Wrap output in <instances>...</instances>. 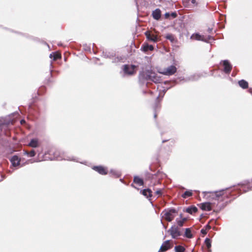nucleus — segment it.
<instances>
[{
	"mask_svg": "<svg viewBox=\"0 0 252 252\" xmlns=\"http://www.w3.org/2000/svg\"><path fill=\"white\" fill-rule=\"evenodd\" d=\"M227 188L220 190V191H215V198L214 201L211 203L209 202H204L200 204V208L203 211H210L212 210V206L213 207L216 205V208L214 210L216 212H220L222 209H223L226 205V203H220V202L223 201L222 195L221 193L224 190H226Z\"/></svg>",
	"mask_w": 252,
	"mask_h": 252,
	"instance_id": "1",
	"label": "nucleus"
},
{
	"mask_svg": "<svg viewBox=\"0 0 252 252\" xmlns=\"http://www.w3.org/2000/svg\"><path fill=\"white\" fill-rule=\"evenodd\" d=\"M139 81L143 84L148 80H151L155 83H159L162 81L160 77L155 72L149 70L141 72L139 75Z\"/></svg>",
	"mask_w": 252,
	"mask_h": 252,
	"instance_id": "2",
	"label": "nucleus"
},
{
	"mask_svg": "<svg viewBox=\"0 0 252 252\" xmlns=\"http://www.w3.org/2000/svg\"><path fill=\"white\" fill-rule=\"evenodd\" d=\"M184 228H181L177 226L175 224L172 225L171 228L168 230L173 239H177L178 237L183 235Z\"/></svg>",
	"mask_w": 252,
	"mask_h": 252,
	"instance_id": "3",
	"label": "nucleus"
},
{
	"mask_svg": "<svg viewBox=\"0 0 252 252\" xmlns=\"http://www.w3.org/2000/svg\"><path fill=\"white\" fill-rule=\"evenodd\" d=\"M177 213V211L174 208L165 209L162 211L161 214H163V218L167 221L170 222L174 218V214Z\"/></svg>",
	"mask_w": 252,
	"mask_h": 252,
	"instance_id": "4",
	"label": "nucleus"
},
{
	"mask_svg": "<svg viewBox=\"0 0 252 252\" xmlns=\"http://www.w3.org/2000/svg\"><path fill=\"white\" fill-rule=\"evenodd\" d=\"M135 67V66L134 65L124 64L122 66V69L125 74L131 75L134 73Z\"/></svg>",
	"mask_w": 252,
	"mask_h": 252,
	"instance_id": "5",
	"label": "nucleus"
},
{
	"mask_svg": "<svg viewBox=\"0 0 252 252\" xmlns=\"http://www.w3.org/2000/svg\"><path fill=\"white\" fill-rule=\"evenodd\" d=\"M222 63V65L224 66V68L223 69V72L225 74H229L232 68V66L230 63V62L227 60H225L223 61H221L220 63Z\"/></svg>",
	"mask_w": 252,
	"mask_h": 252,
	"instance_id": "6",
	"label": "nucleus"
},
{
	"mask_svg": "<svg viewBox=\"0 0 252 252\" xmlns=\"http://www.w3.org/2000/svg\"><path fill=\"white\" fill-rule=\"evenodd\" d=\"M177 71V68L173 65H170L164 68L162 74L166 75H172Z\"/></svg>",
	"mask_w": 252,
	"mask_h": 252,
	"instance_id": "7",
	"label": "nucleus"
},
{
	"mask_svg": "<svg viewBox=\"0 0 252 252\" xmlns=\"http://www.w3.org/2000/svg\"><path fill=\"white\" fill-rule=\"evenodd\" d=\"M58 160H67L69 161H73L75 162H79L82 164H85V162L79 161L76 158L74 157H70L64 155V153H63V155H59V157H57Z\"/></svg>",
	"mask_w": 252,
	"mask_h": 252,
	"instance_id": "8",
	"label": "nucleus"
},
{
	"mask_svg": "<svg viewBox=\"0 0 252 252\" xmlns=\"http://www.w3.org/2000/svg\"><path fill=\"white\" fill-rule=\"evenodd\" d=\"M92 168L100 175H105L107 174V168L101 165L93 166Z\"/></svg>",
	"mask_w": 252,
	"mask_h": 252,
	"instance_id": "9",
	"label": "nucleus"
},
{
	"mask_svg": "<svg viewBox=\"0 0 252 252\" xmlns=\"http://www.w3.org/2000/svg\"><path fill=\"white\" fill-rule=\"evenodd\" d=\"M172 247V246L170 244V240H166L162 244L158 252H165Z\"/></svg>",
	"mask_w": 252,
	"mask_h": 252,
	"instance_id": "10",
	"label": "nucleus"
},
{
	"mask_svg": "<svg viewBox=\"0 0 252 252\" xmlns=\"http://www.w3.org/2000/svg\"><path fill=\"white\" fill-rule=\"evenodd\" d=\"M145 34L146 36L147 39L151 41L156 42L158 41V37L157 35L151 34L149 31H146L145 32Z\"/></svg>",
	"mask_w": 252,
	"mask_h": 252,
	"instance_id": "11",
	"label": "nucleus"
},
{
	"mask_svg": "<svg viewBox=\"0 0 252 252\" xmlns=\"http://www.w3.org/2000/svg\"><path fill=\"white\" fill-rule=\"evenodd\" d=\"M20 158L18 156L14 155L12 156L10 159V161L13 166L16 167L20 164Z\"/></svg>",
	"mask_w": 252,
	"mask_h": 252,
	"instance_id": "12",
	"label": "nucleus"
},
{
	"mask_svg": "<svg viewBox=\"0 0 252 252\" xmlns=\"http://www.w3.org/2000/svg\"><path fill=\"white\" fill-rule=\"evenodd\" d=\"M153 50L154 46L152 45H149L148 43H144L141 47V50L145 53L148 51H153Z\"/></svg>",
	"mask_w": 252,
	"mask_h": 252,
	"instance_id": "13",
	"label": "nucleus"
},
{
	"mask_svg": "<svg viewBox=\"0 0 252 252\" xmlns=\"http://www.w3.org/2000/svg\"><path fill=\"white\" fill-rule=\"evenodd\" d=\"M190 38L196 40L207 42V40L206 39H205L204 36H202L200 35L199 33L192 34L190 36Z\"/></svg>",
	"mask_w": 252,
	"mask_h": 252,
	"instance_id": "14",
	"label": "nucleus"
},
{
	"mask_svg": "<svg viewBox=\"0 0 252 252\" xmlns=\"http://www.w3.org/2000/svg\"><path fill=\"white\" fill-rule=\"evenodd\" d=\"M142 193V194L145 196L146 198H149V200H150V198L152 196V190L149 189H144L142 190H141V191Z\"/></svg>",
	"mask_w": 252,
	"mask_h": 252,
	"instance_id": "15",
	"label": "nucleus"
},
{
	"mask_svg": "<svg viewBox=\"0 0 252 252\" xmlns=\"http://www.w3.org/2000/svg\"><path fill=\"white\" fill-rule=\"evenodd\" d=\"M28 145L32 148H37L39 146V142L37 138L32 139Z\"/></svg>",
	"mask_w": 252,
	"mask_h": 252,
	"instance_id": "16",
	"label": "nucleus"
},
{
	"mask_svg": "<svg viewBox=\"0 0 252 252\" xmlns=\"http://www.w3.org/2000/svg\"><path fill=\"white\" fill-rule=\"evenodd\" d=\"M152 16L155 20H158L161 17V11L159 9L157 8L152 12Z\"/></svg>",
	"mask_w": 252,
	"mask_h": 252,
	"instance_id": "17",
	"label": "nucleus"
},
{
	"mask_svg": "<svg viewBox=\"0 0 252 252\" xmlns=\"http://www.w3.org/2000/svg\"><path fill=\"white\" fill-rule=\"evenodd\" d=\"M184 230L185 231L183 236L189 239L192 238L193 237V235L191 233V230L190 228H187L186 229H184Z\"/></svg>",
	"mask_w": 252,
	"mask_h": 252,
	"instance_id": "18",
	"label": "nucleus"
},
{
	"mask_svg": "<svg viewBox=\"0 0 252 252\" xmlns=\"http://www.w3.org/2000/svg\"><path fill=\"white\" fill-rule=\"evenodd\" d=\"M239 86L243 89H247L249 87V84L247 81L244 79H242L238 81Z\"/></svg>",
	"mask_w": 252,
	"mask_h": 252,
	"instance_id": "19",
	"label": "nucleus"
},
{
	"mask_svg": "<svg viewBox=\"0 0 252 252\" xmlns=\"http://www.w3.org/2000/svg\"><path fill=\"white\" fill-rule=\"evenodd\" d=\"M197 210V208L194 206H191L186 209V212L190 214L196 213Z\"/></svg>",
	"mask_w": 252,
	"mask_h": 252,
	"instance_id": "20",
	"label": "nucleus"
},
{
	"mask_svg": "<svg viewBox=\"0 0 252 252\" xmlns=\"http://www.w3.org/2000/svg\"><path fill=\"white\" fill-rule=\"evenodd\" d=\"M133 182L139 186H143L144 184L143 180L138 176H135L134 177Z\"/></svg>",
	"mask_w": 252,
	"mask_h": 252,
	"instance_id": "21",
	"label": "nucleus"
},
{
	"mask_svg": "<svg viewBox=\"0 0 252 252\" xmlns=\"http://www.w3.org/2000/svg\"><path fill=\"white\" fill-rule=\"evenodd\" d=\"M174 250L175 252H185V249L183 246L178 245L175 247Z\"/></svg>",
	"mask_w": 252,
	"mask_h": 252,
	"instance_id": "22",
	"label": "nucleus"
},
{
	"mask_svg": "<svg viewBox=\"0 0 252 252\" xmlns=\"http://www.w3.org/2000/svg\"><path fill=\"white\" fill-rule=\"evenodd\" d=\"M25 154L27 155L28 157L32 158L35 155V152L34 150H32L30 152L26 151L25 152Z\"/></svg>",
	"mask_w": 252,
	"mask_h": 252,
	"instance_id": "23",
	"label": "nucleus"
},
{
	"mask_svg": "<svg viewBox=\"0 0 252 252\" xmlns=\"http://www.w3.org/2000/svg\"><path fill=\"white\" fill-rule=\"evenodd\" d=\"M114 53L110 52H103V55L104 58L111 59L114 57Z\"/></svg>",
	"mask_w": 252,
	"mask_h": 252,
	"instance_id": "24",
	"label": "nucleus"
},
{
	"mask_svg": "<svg viewBox=\"0 0 252 252\" xmlns=\"http://www.w3.org/2000/svg\"><path fill=\"white\" fill-rule=\"evenodd\" d=\"M192 195L191 190H187L182 195V197L187 198L188 197L191 196Z\"/></svg>",
	"mask_w": 252,
	"mask_h": 252,
	"instance_id": "25",
	"label": "nucleus"
},
{
	"mask_svg": "<svg viewBox=\"0 0 252 252\" xmlns=\"http://www.w3.org/2000/svg\"><path fill=\"white\" fill-rule=\"evenodd\" d=\"M110 173L117 178L121 175L120 172L115 169H111Z\"/></svg>",
	"mask_w": 252,
	"mask_h": 252,
	"instance_id": "26",
	"label": "nucleus"
},
{
	"mask_svg": "<svg viewBox=\"0 0 252 252\" xmlns=\"http://www.w3.org/2000/svg\"><path fill=\"white\" fill-rule=\"evenodd\" d=\"M205 243L207 246V249L209 250V251H210V248L211 247V240L208 238H206L205 240Z\"/></svg>",
	"mask_w": 252,
	"mask_h": 252,
	"instance_id": "27",
	"label": "nucleus"
},
{
	"mask_svg": "<svg viewBox=\"0 0 252 252\" xmlns=\"http://www.w3.org/2000/svg\"><path fill=\"white\" fill-rule=\"evenodd\" d=\"M165 38L169 40L172 43H174L175 42L174 36L173 34H170V33L167 34L165 36Z\"/></svg>",
	"mask_w": 252,
	"mask_h": 252,
	"instance_id": "28",
	"label": "nucleus"
},
{
	"mask_svg": "<svg viewBox=\"0 0 252 252\" xmlns=\"http://www.w3.org/2000/svg\"><path fill=\"white\" fill-rule=\"evenodd\" d=\"M200 77L199 74H194L193 75L190 76L189 77V80L190 81H196L199 79Z\"/></svg>",
	"mask_w": 252,
	"mask_h": 252,
	"instance_id": "29",
	"label": "nucleus"
},
{
	"mask_svg": "<svg viewBox=\"0 0 252 252\" xmlns=\"http://www.w3.org/2000/svg\"><path fill=\"white\" fill-rule=\"evenodd\" d=\"M111 60H112V63H117L120 62V61L122 60V58L119 57H116L114 54V57L111 58Z\"/></svg>",
	"mask_w": 252,
	"mask_h": 252,
	"instance_id": "30",
	"label": "nucleus"
},
{
	"mask_svg": "<svg viewBox=\"0 0 252 252\" xmlns=\"http://www.w3.org/2000/svg\"><path fill=\"white\" fill-rule=\"evenodd\" d=\"M176 222L177 223V225H176L177 226L180 227L181 228V227L183 226L184 223L183 222V221H181L179 219H176Z\"/></svg>",
	"mask_w": 252,
	"mask_h": 252,
	"instance_id": "31",
	"label": "nucleus"
},
{
	"mask_svg": "<svg viewBox=\"0 0 252 252\" xmlns=\"http://www.w3.org/2000/svg\"><path fill=\"white\" fill-rule=\"evenodd\" d=\"M247 186V189H244V192H247L249 190H252V183L248 182Z\"/></svg>",
	"mask_w": 252,
	"mask_h": 252,
	"instance_id": "32",
	"label": "nucleus"
},
{
	"mask_svg": "<svg viewBox=\"0 0 252 252\" xmlns=\"http://www.w3.org/2000/svg\"><path fill=\"white\" fill-rule=\"evenodd\" d=\"M60 58H61V55L59 54L55 53V56H53V60L55 61Z\"/></svg>",
	"mask_w": 252,
	"mask_h": 252,
	"instance_id": "33",
	"label": "nucleus"
},
{
	"mask_svg": "<svg viewBox=\"0 0 252 252\" xmlns=\"http://www.w3.org/2000/svg\"><path fill=\"white\" fill-rule=\"evenodd\" d=\"M191 3L194 5V6H197V2H196V0H191L190 1Z\"/></svg>",
	"mask_w": 252,
	"mask_h": 252,
	"instance_id": "34",
	"label": "nucleus"
},
{
	"mask_svg": "<svg viewBox=\"0 0 252 252\" xmlns=\"http://www.w3.org/2000/svg\"><path fill=\"white\" fill-rule=\"evenodd\" d=\"M156 194L158 195H160L162 194V192L161 190H158L156 191Z\"/></svg>",
	"mask_w": 252,
	"mask_h": 252,
	"instance_id": "35",
	"label": "nucleus"
},
{
	"mask_svg": "<svg viewBox=\"0 0 252 252\" xmlns=\"http://www.w3.org/2000/svg\"><path fill=\"white\" fill-rule=\"evenodd\" d=\"M201 233L203 234H207V231L206 229H202L201 230Z\"/></svg>",
	"mask_w": 252,
	"mask_h": 252,
	"instance_id": "36",
	"label": "nucleus"
},
{
	"mask_svg": "<svg viewBox=\"0 0 252 252\" xmlns=\"http://www.w3.org/2000/svg\"><path fill=\"white\" fill-rule=\"evenodd\" d=\"M171 15L173 18H176L177 17V14L176 12L171 13Z\"/></svg>",
	"mask_w": 252,
	"mask_h": 252,
	"instance_id": "37",
	"label": "nucleus"
},
{
	"mask_svg": "<svg viewBox=\"0 0 252 252\" xmlns=\"http://www.w3.org/2000/svg\"><path fill=\"white\" fill-rule=\"evenodd\" d=\"M205 39H206V40H207L206 42H207L208 40H210L211 39H213V37L211 36H210V35H208L207 36V38H205Z\"/></svg>",
	"mask_w": 252,
	"mask_h": 252,
	"instance_id": "38",
	"label": "nucleus"
},
{
	"mask_svg": "<svg viewBox=\"0 0 252 252\" xmlns=\"http://www.w3.org/2000/svg\"><path fill=\"white\" fill-rule=\"evenodd\" d=\"M205 227H206V229L209 230V229H211V226L209 224H207L205 226Z\"/></svg>",
	"mask_w": 252,
	"mask_h": 252,
	"instance_id": "39",
	"label": "nucleus"
},
{
	"mask_svg": "<svg viewBox=\"0 0 252 252\" xmlns=\"http://www.w3.org/2000/svg\"><path fill=\"white\" fill-rule=\"evenodd\" d=\"M187 219L186 218H182L180 220L181 221H183V222L184 223L186 221H187Z\"/></svg>",
	"mask_w": 252,
	"mask_h": 252,
	"instance_id": "40",
	"label": "nucleus"
},
{
	"mask_svg": "<svg viewBox=\"0 0 252 252\" xmlns=\"http://www.w3.org/2000/svg\"><path fill=\"white\" fill-rule=\"evenodd\" d=\"M53 56H55V53H52L50 54V58H53Z\"/></svg>",
	"mask_w": 252,
	"mask_h": 252,
	"instance_id": "41",
	"label": "nucleus"
},
{
	"mask_svg": "<svg viewBox=\"0 0 252 252\" xmlns=\"http://www.w3.org/2000/svg\"><path fill=\"white\" fill-rule=\"evenodd\" d=\"M164 15H165V18H168L169 16V13H165Z\"/></svg>",
	"mask_w": 252,
	"mask_h": 252,
	"instance_id": "42",
	"label": "nucleus"
},
{
	"mask_svg": "<svg viewBox=\"0 0 252 252\" xmlns=\"http://www.w3.org/2000/svg\"><path fill=\"white\" fill-rule=\"evenodd\" d=\"M161 223L163 225V227L165 229H166L167 228V226L164 225L162 221V220H161Z\"/></svg>",
	"mask_w": 252,
	"mask_h": 252,
	"instance_id": "43",
	"label": "nucleus"
},
{
	"mask_svg": "<svg viewBox=\"0 0 252 252\" xmlns=\"http://www.w3.org/2000/svg\"><path fill=\"white\" fill-rule=\"evenodd\" d=\"M249 92L250 93H252V88L249 89Z\"/></svg>",
	"mask_w": 252,
	"mask_h": 252,
	"instance_id": "44",
	"label": "nucleus"
},
{
	"mask_svg": "<svg viewBox=\"0 0 252 252\" xmlns=\"http://www.w3.org/2000/svg\"><path fill=\"white\" fill-rule=\"evenodd\" d=\"M58 152H59L58 151H56V153H55V156H57V155H58Z\"/></svg>",
	"mask_w": 252,
	"mask_h": 252,
	"instance_id": "45",
	"label": "nucleus"
},
{
	"mask_svg": "<svg viewBox=\"0 0 252 252\" xmlns=\"http://www.w3.org/2000/svg\"><path fill=\"white\" fill-rule=\"evenodd\" d=\"M212 192H207V191H204L203 192V193L204 194H206V193H211Z\"/></svg>",
	"mask_w": 252,
	"mask_h": 252,
	"instance_id": "46",
	"label": "nucleus"
},
{
	"mask_svg": "<svg viewBox=\"0 0 252 252\" xmlns=\"http://www.w3.org/2000/svg\"><path fill=\"white\" fill-rule=\"evenodd\" d=\"M168 140H162V143H164V142L167 141Z\"/></svg>",
	"mask_w": 252,
	"mask_h": 252,
	"instance_id": "47",
	"label": "nucleus"
},
{
	"mask_svg": "<svg viewBox=\"0 0 252 252\" xmlns=\"http://www.w3.org/2000/svg\"><path fill=\"white\" fill-rule=\"evenodd\" d=\"M23 122L25 123V121L24 120H21V123L22 124Z\"/></svg>",
	"mask_w": 252,
	"mask_h": 252,
	"instance_id": "48",
	"label": "nucleus"
},
{
	"mask_svg": "<svg viewBox=\"0 0 252 252\" xmlns=\"http://www.w3.org/2000/svg\"><path fill=\"white\" fill-rule=\"evenodd\" d=\"M156 117H157V114L156 113H155V114H154V118H156Z\"/></svg>",
	"mask_w": 252,
	"mask_h": 252,
	"instance_id": "49",
	"label": "nucleus"
},
{
	"mask_svg": "<svg viewBox=\"0 0 252 252\" xmlns=\"http://www.w3.org/2000/svg\"><path fill=\"white\" fill-rule=\"evenodd\" d=\"M180 218H182V214H180Z\"/></svg>",
	"mask_w": 252,
	"mask_h": 252,
	"instance_id": "50",
	"label": "nucleus"
},
{
	"mask_svg": "<svg viewBox=\"0 0 252 252\" xmlns=\"http://www.w3.org/2000/svg\"><path fill=\"white\" fill-rule=\"evenodd\" d=\"M58 45L59 46H61V45H62V44H61V43H58Z\"/></svg>",
	"mask_w": 252,
	"mask_h": 252,
	"instance_id": "51",
	"label": "nucleus"
},
{
	"mask_svg": "<svg viewBox=\"0 0 252 252\" xmlns=\"http://www.w3.org/2000/svg\"><path fill=\"white\" fill-rule=\"evenodd\" d=\"M131 186L132 187H134V186H133V184H131Z\"/></svg>",
	"mask_w": 252,
	"mask_h": 252,
	"instance_id": "52",
	"label": "nucleus"
},
{
	"mask_svg": "<svg viewBox=\"0 0 252 252\" xmlns=\"http://www.w3.org/2000/svg\"><path fill=\"white\" fill-rule=\"evenodd\" d=\"M50 66H52V63H51V64H50Z\"/></svg>",
	"mask_w": 252,
	"mask_h": 252,
	"instance_id": "53",
	"label": "nucleus"
}]
</instances>
